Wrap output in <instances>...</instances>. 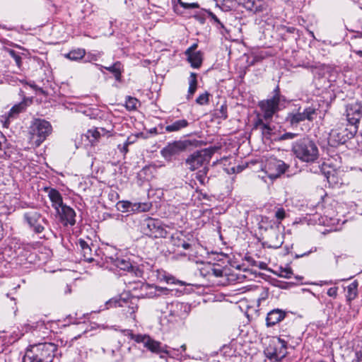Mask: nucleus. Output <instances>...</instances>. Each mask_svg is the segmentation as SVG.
Wrapping results in <instances>:
<instances>
[{
  "label": "nucleus",
  "instance_id": "nucleus-48",
  "mask_svg": "<svg viewBox=\"0 0 362 362\" xmlns=\"http://www.w3.org/2000/svg\"><path fill=\"white\" fill-rule=\"evenodd\" d=\"M210 94L208 92H205L199 95L196 99V103L200 105H204L209 103V98Z\"/></svg>",
  "mask_w": 362,
  "mask_h": 362
},
{
  "label": "nucleus",
  "instance_id": "nucleus-49",
  "mask_svg": "<svg viewBox=\"0 0 362 362\" xmlns=\"http://www.w3.org/2000/svg\"><path fill=\"white\" fill-rule=\"evenodd\" d=\"M119 300H120V296L115 297V298H112L108 300L107 301H106V303L105 304L104 309H109L110 308H112V307H118Z\"/></svg>",
  "mask_w": 362,
  "mask_h": 362
},
{
  "label": "nucleus",
  "instance_id": "nucleus-46",
  "mask_svg": "<svg viewBox=\"0 0 362 362\" xmlns=\"http://www.w3.org/2000/svg\"><path fill=\"white\" fill-rule=\"evenodd\" d=\"M227 105L226 103L222 104L219 108L216 110V115L218 118L226 119L228 118Z\"/></svg>",
  "mask_w": 362,
  "mask_h": 362
},
{
  "label": "nucleus",
  "instance_id": "nucleus-42",
  "mask_svg": "<svg viewBox=\"0 0 362 362\" xmlns=\"http://www.w3.org/2000/svg\"><path fill=\"white\" fill-rule=\"evenodd\" d=\"M216 5L221 8L222 11H228L231 10L235 0H215Z\"/></svg>",
  "mask_w": 362,
  "mask_h": 362
},
{
  "label": "nucleus",
  "instance_id": "nucleus-2",
  "mask_svg": "<svg viewBox=\"0 0 362 362\" xmlns=\"http://www.w3.org/2000/svg\"><path fill=\"white\" fill-rule=\"evenodd\" d=\"M158 277L160 281H165L168 284H175L180 286H193L195 287H209L222 286H226L229 285L228 279L226 273H206V276L208 277L207 282L201 283H187L178 279H176L171 274L166 275L165 273H158Z\"/></svg>",
  "mask_w": 362,
  "mask_h": 362
},
{
  "label": "nucleus",
  "instance_id": "nucleus-21",
  "mask_svg": "<svg viewBox=\"0 0 362 362\" xmlns=\"http://www.w3.org/2000/svg\"><path fill=\"white\" fill-rule=\"evenodd\" d=\"M269 239L265 243L268 247L276 249L281 246L283 240L278 230L272 227L269 230Z\"/></svg>",
  "mask_w": 362,
  "mask_h": 362
},
{
  "label": "nucleus",
  "instance_id": "nucleus-37",
  "mask_svg": "<svg viewBox=\"0 0 362 362\" xmlns=\"http://www.w3.org/2000/svg\"><path fill=\"white\" fill-rule=\"evenodd\" d=\"M85 55L86 50L84 49L78 48L76 49H73L65 54V57L72 61H78L84 57Z\"/></svg>",
  "mask_w": 362,
  "mask_h": 362
},
{
  "label": "nucleus",
  "instance_id": "nucleus-32",
  "mask_svg": "<svg viewBox=\"0 0 362 362\" xmlns=\"http://www.w3.org/2000/svg\"><path fill=\"white\" fill-rule=\"evenodd\" d=\"M8 247L14 251L16 255H19L25 249V244L18 238H11L8 244Z\"/></svg>",
  "mask_w": 362,
  "mask_h": 362
},
{
  "label": "nucleus",
  "instance_id": "nucleus-39",
  "mask_svg": "<svg viewBox=\"0 0 362 362\" xmlns=\"http://www.w3.org/2000/svg\"><path fill=\"white\" fill-rule=\"evenodd\" d=\"M317 251V247H313L308 250H303L300 248V245H298L294 252H291V255L295 257V258L298 259L300 257H303L305 256H308L310 254L315 252Z\"/></svg>",
  "mask_w": 362,
  "mask_h": 362
},
{
  "label": "nucleus",
  "instance_id": "nucleus-19",
  "mask_svg": "<svg viewBox=\"0 0 362 362\" xmlns=\"http://www.w3.org/2000/svg\"><path fill=\"white\" fill-rule=\"evenodd\" d=\"M289 312L279 308H274L270 310L266 317V325L267 327H273L283 321Z\"/></svg>",
  "mask_w": 362,
  "mask_h": 362
},
{
  "label": "nucleus",
  "instance_id": "nucleus-40",
  "mask_svg": "<svg viewBox=\"0 0 362 362\" xmlns=\"http://www.w3.org/2000/svg\"><path fill=\"white\" fill-rule=\"evenodd\" d=\"M86 136L89 142L93 145L100 139V132L98 128L88 129L86 134Z\"/></svg>",
  "mask_w": 362,
  "mask_h": 362
},
{
  "label": "nucleus",
  "instance_id": "nucleus-12",
  "mask_svg": "<svg viewBox=\"0 0 362 362\" xmlns=\"http://www.w3.org/2000/svg\"><path fill=\"white\" fill-rule=\"evenodd\" d=\"M24 219L29 228L35 234H41L45 230L44 225H48V221L36 211H28L24 214Z\"/></svg>",
  "mask_w": 362,
  "mask_h": 362
},
{
  "label": "nucleus",
  "instance_id": "nucleus-47",
  "mask_svg": "<svg viewBox=\"0 0 362 362\" xmlns=\"http://www.w3.org/2000/svg\"><path fill=\"white\" fill-rule=\"evenodd\" d=\"M155 165H149L144 167L141 170V173L145 175V178L149 179L153 177V173L156 170Z\"/></svg>",
  "mask_w": 362,
  "mask_h": 362
},
{
  "label": "nucleus",
  "instance_id": "nucleus-31",
  "mask_svg": "<svg viewBox=\"0 0 362 362\" xmlns=\"http://www.w3.org/2000/svg\"><path fill=\"white\" fill-rule=\"evenodd\" d=\"M78 245L84 259L88 262L93 261V258L92 257V250L88 244L84 240L80 239Z\"/></svg>",
  "mask_w": 362,
  "mask_h": 362
},
{
  "label": "nucleus",
  "instance_id": "nucleus-3",
  "mask_svg": "<svg viewBox=\"0 0 362 362\" xmlns=\"http://www.w3.org/2000/svg\"><path fill=\"white\" fill-rule=\"evenodd\" d=\"M292 151L303 162L314 163L319 158V149L314 140L304 136L292 145Z\"/></svg>",
  "mask_w": 362,
  "mask_h": 362
},
{
  "label": "nucleus",
  "instance_id": "nucleus-15",
  "mask_svg": "<svg viewBox=\"0 0 362 362\" xmlns=\"http://www.w3.org/2000/svg\"><path fill=\"white\" fill-rule=\"evenodd\" d=\"M138 301L139 299L133 296H127V298L120 296L118 307L122 308V313L126 315L127 317H130L135 320V313L138 310Z\"/></svg>",
  "mask_w": 362,
  "mask_h": 362
},
{
  "label": "nucleus",
  "instance_id": "nucleus-11",
  "mask_svg": "<svg viewBox=\"0 0 362 362\" xmlns=\"http://www.w3.org/2000/svg\"><path fill=\"white\" fill-rule=\"evenodd\" d=\"M289 168V165L276 158H269L264 165V171L272 180H275L284 174Z\"/></svg>",
  "mask_w": 362,
  "mask_h": 362
},
{
  "label": "nucleus",
  "instance_id": "nucleus-25",
  "mask_svg": "<svg viewBox=\"0 0 362 362\" xmlns=\"http://www.w3.org/2000/svg\"><path fill=\"white\" fill-rule=\"evenodd\" d=\"M286 121L293 127H297L300 122H304L305 119L301 114V107H299L296 112L288 113Z\"/></svg>",
  "mask_w": 362,
  "mask_h": 362
},
{
  "label": "nucleus",
  "instance_id": "nucleus-60",
  "mask_svg": "<svg viewBox=\"0 0 362 362\" xmlns=\"http://www.w3.org/2000/svg\"><path fill=\"white\" fill-rule=\"evenodd\" d=\"M206 273H200V276L202 277V279L198 283L207 282L208 277H206Z\"/></svg>",
  "mask_w": 362,
  "mask_h": 362
},
{
  "label": "nucleus",
  "instance_id": "nucleus-54",
  "mask_svg": "<svg viewBox=\"0 0 362 362\" xmlns=\"http://www.w3.org/2000/svg\"><path fill=\"white\" fill-rule=\"evenodd\" d=\"M198 45L197 43L193 44L191 45L187 50L185 51V54H189L190 53L197 52L196 49L197 48Z\"/></svg>",
  "mask_w": 362,
  "mask_h": 362
},
{
  "label": "nucleus",
  "instance_id": "nucleus-7",
  "mask_svg": "<svg viewBox=\"0 0 362 362\" xmlns=\"http://www.w3.org/2000/svg\"><path fill=\"white\" fill-rule=\"evenodd\" d=\"M218 150L216 146H211L190 154L185 160V163L191 171H194L205 163H209L212 156Z\"/></svg>",
  "mask_w": 362,
  "mask_h": 362
},
{
  "label": "nucleus",
  "instance_id": "nucleus-27",
  "mask_svg": "<svg viewBox=\"0 0 362 362\" xmlns=\"http://www.w3.org/2000/svg\"><path fill=\"white\" fill-rule=\"evenodd\" d=\"M189 122L185 119L174 121L170 124L165 126V129L167 132H179L188 127Z\"/></svg>",
  "mask_w": 362,
  "mask_h": 362
},
{
  "label": "nucleus",
  "instance_id": "nucleus-4",
  "mask_svg": "<svg viewBox=\"0 0 362 362\" xmlns=\"http://www.w3.org/2000/svg\"><path fill=\"white\" fill-rule=\"evenodd\" d=\"M124 334L136 343L143 344L144 346L152 353L160 355L161 358L167 361L168 357L172 356V351L170 347L166 344H163L158 341H156L147 334H134L132 330L126 329Z\"/></svg>",
  "mask_w": 362,
  "mask_h": 362
},
{
  "label": "nucleus",
  "instance_id": "nucleus-36",
  "mask_svg": "<svg viewBox=\"0 0 362 362\" xmlns=\"http://www.w3.org/2000/svg\"><path fill=\"white\" fill-rule=\"evenodd\" d=\"M228 279L229 285L243 283L247 276L240 273H226Z\"/></svg>",
  "mask_w": 362,
  "mask_h": 362
},
{
  "label": "nucleus",
  "instance_id": "nucleus-56",
  "mask_svg": "<svg viewBox=\"0 0 362 362\" xmlns=\"http://www.w3.org/2000/svg\"><path fill=\"white\" fill-rule=\"evenodd\" d=\"M273 95L272 98H276L281 94L280 88L279 86H276V88L274 89Z\"/></svg>",
  "mask_w": 362,
  "mask_h": 362
},
{
  "label": "nucleus",
  "instance_id": "nucleus-29",
  "mask_svg": "<svg viewBox=\"0 0 362 362\" xmlns=\"http://www.w3.org/2000/svg\"><path fill=\"white\" fill-rule=\"evenodd\" d=\"M9 145L6 137L0 131V158L6 159L10 157Z\"/></svg>",
  "mask_w": 362,
  "mask_h": 362
},
{
  "label": "nucleus",
  "instance_id": "nucleus-64",
  "mask_svg": "<svg viewBox=\"0 0 362 362\" xmlns=\"http://www.w3.org/2000/svg\"><path fill=\"white\" fill-rule=\"evenodd\" d=\"M296 30V28L293 27H288L286 28V31L289 33H293Z\"/></svg>",
  "mask_w": 362,
  "mask_h": 362
},
{
  "label": "nucleus",
  "instance_id": "nucleus-51",
  "mask_svg": "<svg viewBox=\"0 0 362 362\" xmlns=\"http://www.w3.org/2000/svg\"><path fill=\"white\" fill-rule=\"evenodd\" d=\"M297 136V134L291 133V132H286L280 136L279 138V141H284V140H288V139H293Z\"/></svg>",
  "mask_w": 362,
  "mask_h": 362
},
{
  "label": "nucleus",
  "instance_id": "nucleus-58",
  "mask_svg": "<svg viewBox=\"0 0 362 362\" xmlns=\"http://www.w3.org/2000/svg\"><path fill=\"white\" fill-rule=\"evenodd\" d=\"M136 136H129L126 141V144L127 145H129V144H134L136 141Z\"/></svg>",
  "mask_w": 362,
  "mask_h": 362
},
{
  "label": "nucleus",
  "instance_id": "nucleus-17",
  "mask_svg": "<svg viewBox=\"0 0 362 362\" xmlns=\"http://www.w3.org/2000/svg\"><path fill=\"white\" fill-rule=\"evenodd\" d=\"M56 212L64 226L70 225L72 226L76 224V212L69 206L64 204Z\"/></svg>",
  "mask_w": 362,
  "mask_h": 362
},
{
  "label": "nucleus",
  "instance_id": "nucleus-5",
  "mask_svg": "<svg viewBox=\"0 0 362 362\" xmlns=\"http://www.w3.org/2000/svg\"><path fill=\"white\" fill-rule=\"evenodd\" d=\"M284 330L281 331L280 336L276 339L272 340L264 351L266 357L271 361L280 362L288 354L287 345L288 341L287 339L291 337V335L284 334Z\"/></svg>",
  "mask_w": 362,
  "mask_h": 362
},
{
  "label": "nucleus",
  "instance_id": "nucleus-35",
  "mask_svg": "<svg viewBox=\"0 0 362 362\" xmlns=\"http://www.w3.org/2000/svg\"><path fill=\"white\" fill-rule=\"evenodd\" d=\"M317 110L313 106H308L304 109L301 108V114L305 121L308 120L313 122L317 115Z\"/></svg>",
  "mask_w": 362,
  "mask_h": 362
},
{
  "label": "nucleus",
  "instance_id": "nucleus-43",
  "mask_svg": "<svg viewBox=\"0 0 362 362\" xmlns=\"http://www.w3.org/2000/svg\"><path fill=\"white\" fill-rule=\"evenodd\" d=\"M208 170L209 168L207 167H204L203 170H199L197 173L196 178L202 185H205L209 180V178L206 177Z\"/></svg>",
  "mask_w": 362,
  "mask_h": 362
},
{
  "label": "nucleus",
  "instance_id": "nucleus-23",
  "mask_svg": "<svg viewBox=\"0 0 362 362\" xmlns=\"http://www.w3.org/2000/svg\"><path fill=\"white\" fill-rule=\"evenodd\" d=\"M48 197L52 202V207L56 211H59V209L64 205L62 196L57 189L51 188L48 191Z\"/></svg>",
  "mask_w": 362,
  "mask_h": 362
},
{
  "label": "nucleus",
  "instance_id": "nucleus-13",
  "mask_svg": "<svg viewBox=\"0 0 362 362\" xmlns=\"http://www.w3.org/2000/svg\"><path fill=\"white\" fill-rule=\"evenodd\" d=\"M277 277L283 279L284 280H279L275 278H272L270 280V282L272 285L280 287V288H287L289 286L292 285H300L303 284L305 282L303 281V276L299 275H294V273H273Z\"/></svg>",
  "mask_w": 362,
  "mask_h": 362
},
{
  "label": "nucleus",
  "instance_id": "nucleus-1",
  "mask_svg": "<svg viewBox=\"0 0 362 362\" xmlns=\"http://www.w3.org/2000/svg\"><path fill=\"white\" fill-rule=\"evenodd\" d=\"M57 351V346L50 342L30 345L22 362H52Z\"/></svg>",
  "mask_w": 362,
  "mask_h": 362
},
{
  "label": "nucleus",
  "instance_id": "nucleus-28",
  "mask_svg": "<svg viewBox=\"0 0 362 362\" xmlns=\"http://www.w3.org/2000/svg\"><path fill=\"white\" fill-rule=\"evenodd\" d=\"M95 65L99 66L101 68H104L106 70L109 71L114 75L116 81H117L119 82L121 81L122 65L120 62H116L115 63H114L112 65H111L110 66H103L99 65V64H95Z\"/></svg>",
  "mask_w": 362,
  "mask_h": 362
},
{
  "label": "nucleus",
  "instance_id": "nucleus-41",
  "mask_svg": "<svg viewBox=\"0 0 362 362\" xmlns=\"http://www.w3.org/2000/svg\"><path fill=\"white\" fill-rule=\"evenodd\" d=\"M206 13H207L208 16L211 18V22L216 25L217 28L218 29H226L223 23L220 21V20L218 18V17L211 12L209 9H204Z\"/></svg>",
  "mask_w": 362,
  "mask_h": 362
},
{
  "label": "nucleus",
  "instance_id": "nucleus-59",
  "mask_svg": "<svg viewBox=\"0 0 362 362\" xmlns=\"http://www.w3.org/2000/svg\"><path fill=\"white\" fill-rule=\"evenodd\" d=\"M250 276H254V277H256L258 274V276H262V278L264 279H266L267 276V274H265L264 273H253V272H251V273H249Z\"/></svg>",
  "mask_w": 362,
  "mask_h": 362
},
{
  "label": "nucleus",
  "instance_id": "nucleus-14",
  "mask_svg": "<svg viewBox=\"0 0 362 362\" xmlns=\"http://www.w3.org/2000/svg\"><path fill=\"white\" fill-rule=\"evenodd\" d=\"M258 107L262 112V117L265 122L271 121L274 115L280 111L274 98L259 101Z\"/></svg>",
  "mask_w": 362,
  "mask_h": 362
},
{
  "label": "nucleus",
  "instance_id": "nucleus-63",
  "mask_svg": "<svg viewBox=\"0 0 362 362\" xmlns=\"http://www.w3.org/2000/svg\"><path fill=\"white\" fill-rule=\"evenodd\" d=\"M199 4L197 3H192L189 4V8H199Z\"/></svg>",
  "mask_w": 362,
  "mask_h": 362
},
{
  "label": "nucleus",
  "instance_id": "nucleus-9",
  "mask_svg": "<svg viewBox=\"0 0 362 362\" xmlns=\"http://www.w3.org/2000/svg\"><path fill=\"white\" fill-rule=\"evenodd\" d=\"M190 144L191 142L188 140L170 142L160 150V155L166 161L171 162L184 152Z\"/></svg>",
  "mask_w": 362,
  "mask_h": 362
},
{
  "label": "nucleus",
  "instance_id": "nucleus-10",
  "mask_svg": "<svg viewBox=\"0 0 362 362\" xmlns=\"http://www.w3.org/2000/svg\"><path fill=\"white\" fill-rule=\"evenodd\" d=\"M358 132V127L348 126L344 129H332L328 142L331 146H336L346 143L348 140L354 138Z\"/></svg>",
  "mask_w": 362,
  "mask_h": 362
},
{
  "label": "nucleus",
  "instance_id": "nucleus-44",
  "mask_svg": "<svg viewBox=\"0 0 362 362\" xmlns=\"http://www.w3.org/2000/svg\"><path fill=\"white\" fill-rule=\"evenodd\" d=\"M139 101L134 97L127 96L125 100V106L129 110H134L136 109V105Z\"/></svg>",
  "mask_w": 362,
  "mask_h": 362
},
{
  "label": "nucleus",
  "instance_id": "nucleus-57",
  "mask_svg": "<svg viewBox=\"0 0 362 362\" xmlns=\"http://www.w3.org/2000/svg\"><path fill=\"white\" fill-rule=\"evenodd\" d=\"M128 146L126 143L124 144L123 146L121 148V145L118 146V148H120V151L124 153V154L128 152Z\"/></svg>",
  "mask_w": 362,
  "mask_h": 362
},
{
  "label": "nucleus",
  "instance_id": "nucleus-52",
  "mask_svg": "<svg viewBox=\"0 0 362 362\" xmlns=\"http://www.w3.org/2000/svg\"><path fill=\"white\" fill-rule=\"evenodd\" d=\"M285 211L283 208H279L277 209V211L275 213V217L279 220L281 221L285 218Z\"/></svg>",
  "mask_w": 362,
  "mask_h": 362
},
{
  "label": "nucleus",
  "instance_id": "nucleus-22",
  "mask_svg": "<svg viewBox=\"0 0 362 362\" xmlns=\"http://www.w3.org/2000/svg\"><path fill=\"white\" fill-rule=\"evenodd\" d=\"M114 264L118 269L124 272H129V269H131V272H140L139 269L130 262L129 258L117 257L114 261Z\"/></svg>",
  "mask_w": 362,
  "mask_h": 362
},
{
  "label": "nucleus",
  "instance_id": "nucleus-30",
  "mask_svg": "<svg viewBox=\"0 0 362 362\" xmlns=\"http://www.w3.org/2000/svg\"><path fill=\"white\" fill-rule=\"evenodd\" d=\"M187 57V60L190 63L192 67L198 69L201 66L203 61L202 52L197 51V52L185 54Z\"/></svg>",
  "mask_w": 362,
  "mask_h": 362
},
{
  "label": "nucleus",
  "instance_id": "nucleus-53",
  "mask_svg": "<svg viewBox=\"0 0 362 362\" xmlns=\"http://www.w3.org/2000/svg\"><path fill=\"white\" fill-rule=\"evenodd\" d=\"M337 290H338V288L337 287H331L328 289L327 292V294L330 296V297H332V298H336L337 296Z\"/></svg>",
  "mask_w": 362,
  "mask_h": 362
},
{
  "label": "nucleus",
  "instance_id": "nucleus-18",
  "mask_svg": "<svg viewBox=\"0 0 362 362\" xmlns=\"http://www.w3.org/2000/svg\"><path fill=\"white\" fill-rule=\"evenodd\" d=\"M264 121L263 118L258 117L254 122L253 129L260 130L263 139L271 140L275 127L272 126L269 121Z\"/></svg>",
  "mask_w": 362,
  "mask_h": 362
},
{
  "label": "nucleus",
  "instance_id": "nucleus-33",
  "mask_svg": "<svg viewBox=\"0 0 362 362\" xmlns=\"http://www.w3.org/2000/svg\"><path fill=\"white\" fill-rule=\"evenodd\" d=\"M197 74L194 72H191L189 78V88H188V93L187 95V98L188 100L191 99L192 98V95L196 92V90L197 88Z\"/></svg>",
  "mask_w": 362,
  "mask_h": 362
},
{
  "label": "nucleus",
  "instance_id": "nucleus-16",
  "mask_svg": "<svg viewBox=\"0 0 362 362\" xmlns=\"http://www.w3.org/2000/svg\"><path fill=\"white\" fill-rule=\"evenodd\" d=\"M346 116L348 126H356L358 127L360 119L362 118V105L354 103L346 106Z\"/></svg>",
  "mask_w": 362,
  "mask_h": 362
},
{
  "label": "nucleus",
  "instance_id": "nucleus-38",
  "mask_svg": "<svg viewBox=\"0 0 362 362\" xmlns=\"http://www.w3.org/2000/svg\"><path fill=\"white\" fill-rule=\"evenodd\" d=\"M245 261L248 264V266L257 267L260 269H267L268 272H274L271 269H267V264L265 262L255 260L252 257L246 256Z\"/></svg>",
  "mask_w": 362,
  "mask_h": 362
},
{
  "label": "nucleus",
  "instance_id": "nucleus-55",
  "mask_svg": "<svg viewBox=\"0 0 362 362\" xmlns=\"http://www.w3.org/2000/svg\"><path fill=\"white\" fill-rule=\"evenodd\" d=\"M112 354L113 356H118V357L115 359V362H119L120 361H122V356H121L119 350H117V351L112 350Z\"/></svg>",
  "mask_w": 362,
  "mask_h": 362
},
{
  "label": "nucleus",
  "instance_id": "nucleus-6",
  "mask_svg": "<svg viewBox=\"0 0 362 362\" xmlns=\"http://www.w3.org/2000/svg\"><path fill=\"white\" fill-rule=\"evenodd\" d=\"M171 228L164 225L159 219L148 217L144 220L141 224V231L144 234L155 238H167L170 234L168 229Z\"/></svg>",
  "mask_w": 362,
  "mask_h": 362
},
{
  "label": "nucleus",
  "instance_id": "nucleus-50",
  "mask_svg": "<svg viewBox=\"0 0 362 362\" xmlns=\"http://www.w3.org/2000/svg\"><path fill=\"white\" fill-rule=\"evenodd\" d=\"M274 99L276 102L277 105L279 106L280 110H282L283 108H284L285 107L284 103L288 102V100H286V98L284 95H281V94H280L276 98H274Z\"/></svg>",
  "mask_w": 362,
  "mask_h": 362
},
{
  "label": "nucleus",
  "instance_id": "nucleus-26",
  "mask_svg": "<svg viewBox=\"0 0 362 362\" xmlns=\"http://www.w3.org/2000/svg\"><path fill=\"white\" fill-rule=\"evenodd\" d=\"M146 204H134L132 206V204L127 201L119 202L117 203V208L120 209L122 211H129V209L132 208V210H137L139 211H145L146 210Z\"/></svg>",
  "mask_w": 362,
  "mask_h": 362
},
{
  "label": "nucleus",
  "instance_id": "nucleus-24",
  "mask_svg": "<svg viewBox=\"0 0 362 362\" xmlns=\"http://www.w3.org/2000/svg\"><path fill=\"white\" fill-rule=\"evenodd\" d=\"M28 106L27 99H24L21 103L14 105L7 114V119L10 120L16 118L20 113L25 111Z\"/></svg>",
  "mask_w": 362,
  "mask_h": 362
},
{
  "label": "nucleus",
  "instance_id": "nucleus-20",
  "mask_svg": "<svg viewBox=\"0 0 362 362\" xmlns=\"http://www.w3.org/2000/svg\"><path fill=\"white\" fill-rule=\"evenodd\" d=\"M247 11L257 13L262 12L264 8L262 0H237Z\"/></svg>",
  "mask_w": 362,
  "mask_h": 362
},
{
  "label": "nucleus",
  "instance_id": "nucleus-8",
  "mask_svg": "<svg viewBox=\"0 0 362 362\" xmlns=\"http://www.w3.org/2000/svg\"><path fill=\"white\" fill-rule=\"evenodd\" d=\"M52 127L49 122L40 118L34 119L30 126V132L33 139L40 145L52 133Z\"/></svg>",
  "mask_w": 362,
  "mask_h": 362
},
{
  "label": "nucleus",
  "instance_id": "nucleus-61",
  "mask_svg": "<svg viewBox=\"0 0 362 362\" xmlns=\"http://www.w3.org/2000/svg\"><path fill=\"white\" fill-rule=\"evenodd\" d=\"M180 245H182V247L185 249V250H187L190 247V244L186 243L185 240H182V243H180ZM180 245V244H178V246Z\"/></svg>",
  "mask_w": 362,
  "mask_h": 362
},
{
  "label": "nucleus",
  "instance_id": "nucleus-34",
  "mask_svg": "<svg viewBox=\"0 0 362 362\" xmlns=\"http://www.w3.org/2000/svg\"><path fill=\"white\" fill-rule=\"evenodd\" d=\"M358 286V281L356 280H355L347 286L346 300L349 303H351V300H353L354 299H355L357 297Z\"/></svg>",
  "mask_w": 362,
  "mask_h": 362
},
{
  "label": "nucleus",
  "instance_id": "nucleus-62",
  "mask_svg": "<svg viewBox=\"0 0 362 362\" xmlns=\"http://www.w3.org/2000/svg\"><path fill=\"white\" fill-rule=\"evenodd\" d=\"M181 308H183L185 312H186L187 313H188L190 310V307L187 304H182Z\"/></svg>",
  "mask_w": 362,
  "mask_h": 362
},
{
  "label": "nucleus",
  "instance_id": "nucleus-45",
  "mask_svg": "<svg viewBox=\"0 0 362 362\" xmlns=\"http://www.w3.org/2000/svg\"><path fill=\"white\" fill-rule=\"evenodd\" d=\"M9 55L15 60V62L18 68H21L22 65V57L19 53L16 52L15 50L6 48L5 49Z\"/></svg>",
  "mask_w": 362,
  "mask_h": 362
}]
</instances>
